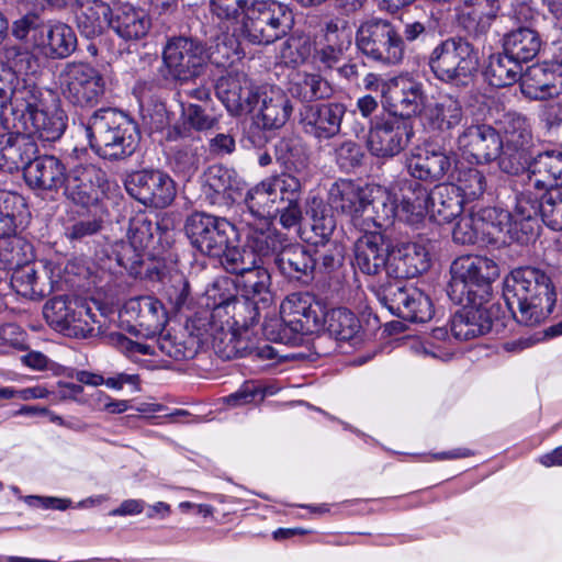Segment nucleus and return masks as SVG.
<instances>
[{
    "label": "nucleus",
    "instance_id": "e433bc0d",
    "mask_svg": "<svg viewBox=\"0 0 562 562\" xmlns=\"http://www.w3.org/2000/svg\"><path fill=\"white\" fill-rule=\"evenodd\" d=\"M481 244H506L512 227V215L508 211L485 209L476 214Z\"/></svg>",
    "mask_w": 562,
    "mask_h": 562
},
{
    "label": "nucleus",
    "instance_id": "412c9836",
    "mask_svg": "<svg viewBox=\"0 0 562 562\" xmlns=\"http://www.w3.org/2000/svg\"><path fill=\"white\" fill-rule=\"evenodd\" d=\"M345 113L341 103L310 104L301 112V124L306 133L327 139L339 133Z\"/></svg>",
    "mask_w": 562,
    "mask_h": 562
},
{
    "label": "nucleus",
    "instance_id": "9d476101",
    "mask_svg": "<svg viewBox=\"0 0 562 562\" xmlns=\"http://www.w3.org/2000/svg\"><path fill=\"white\" fill-rule=\"evenodd\" d=\"M58 80L61 94L80 106L97 104L105 90L103 76L88 63H67L60 70Z\"/></svg>",
    "mask_w": 562,
    "mask_h": 562
},
{
    "label": "nucleus",
    "instance_id": "f03ea898",
    "mask_svg": "<svg viewBox=\"0 0 562 562\" xmlns=\"http://www.w3.org/2000/svg\"><path fill=\"white\" fill-rule=\"evenodd\" d=\"M14 102L22 132H12L4 125L0 126V153L9 160L11 167H18L23 162L19 150L22 146L31 144L24 134L54 142L61 137L67 126V116L60 108L59 100L50 92L43 93L24 88L16 94Z\"/></svg>",
    "mask_w": 562,
    "mask_h": 562
},
{
    "label": "nucleus",
    "instance_id": "a211bd4d",
    "mask_svg": "<svg viewBox=\"0 0 562 562\" xmlns=\"http://www.w3.org/2000/svg\"><path fill=\"white\" fill-rule=\"evenodd\" d=\"M46 321L56 329L68 335H79L86 330L89 310L79 301L66 296H57L44 306Z\"/></svg>",
    "mask_w": 562,
    "mask_h": 562
},
{
    "label": "nucleus",
    "instance_id": "393cba45",
    "mask_svg": "<svg viewBox=\"0 0 562 562\" xmlns=\"http://www.w3.org/2000/svg\"><path fill=\"white\" fill-rule=\"evenodd\" d=\"M109 26L125 41H137L147 35L151 27L148 13L130 3L111 9Z\"/></svg>",
    "mask_w": 562,
    "mask_h": 562
},
{
    "label": "nucleus",
    "instance_id": "473e14b6",
    "mask_svg": "<svg viewBox=\"0 0 562 562\" xmlns=\"http://www.w3.org/2000/svg\"><path fill=\"white\" fill-rule=\"evenodd\" d=\"M526 177L530 178V186L540 192L555 188L558 180L562 181V151L550 150L539 154Z\"/></svg>",
    "mask_w": 562,
    "mask_h": 562
},
{
    "label": "nucleus",
    "instance_id": "6ab92c4d",
    "mask_svg": "<svg viewBox=\"0 0 562 562\" xmlns=\"http://www.w3.org/2000/svg\"><path fill=\"white\" fill-rule=\"evenodd\" d=\"M458 149L479 164L490 162L499 156L503 139L490 125H473L458 137Z\"/></svg>",
    "mask_w": 562,
    "mask_h": 562
},
{
    "label": "nucleus",
    "instance_id": "864d4df0",
    "mask_svg": "<svg viewBox=\"0 0 562 562\" xmlns=\"http://www.w3.org/2000/svg\"><path fill=\"white\" fill-rule=\"evenodd\" d=\"M398 252L403 265L402 277H415L429 268V258L426 249L418 244L403 245Z\"/></svg>",
    "mask_w": 562,
    "mask_h": 562
},
{
    "label": "nucleus",
    "instance_id": "58836bf2",
    "mask_svg": "<svg viewBox=\"0 0 562 562\" xmlns=\"http://www.w3.org/2000/svg\"><path fill=\"white\" fill-rule=\"evenodd\" d=\"M540 47L541 40L538 33L528 27L512 31L504 38V50L519 64L532 59Z\"/></svg>",
    "mask_w": 562,
    "mask_h": 562
},
{
    "label": "nucleus",
    "instance_id": "c756f323",
    "mask_svg": "<svg viewBox=\"0 0 562 562\" xmlns=\"http://www.w3.org/2000/svg\"><path fill=\"white\" fill-rule=\"evenodd\" d=\"M260 106L255 123L262 128H280L290 117L292 106L285 93L279 88H270L259 95Z\"/></svg>",
    "mask_w": 562,
    "mask_h": 562
},
{
    "label": "nucleus",
    "instance_id": "bf43d9fd",
    "mask_svg": "<svg viewBox=\"0 0 562 562\" xmlns=\"http://www.w3.org/2000/svg\"><path fill=\"white\" fill-rule=\"evenodd\" d=\"M479 224L476 215L461 217L452 231L453 241L461 245L480 243Z\"/></svg>",
    "mask_w": 562,
    "mask_h": 562
},
{
    "label": "nucleus",
    "instance_id": "774afa93",
    "mask_svg": "<svg viewBox=\"0 0 562 562\" xmlns=\"http://www.w3.org/2000/svg\"><path fill=\"white\" fill-rule=\"evenodd\" d=\"M206 183L214 192L229 195L233 187L231 171L221 166H212L206 173Z\"/></svg>",
    "mask_w": 562,
    "mask_h": 562
},
{
    "label": "nucleus",
    "instance_id": "c9c22d12",
    "mask_svg": "<svg viewBox=\"0 0 562 562\" xmlns=\"http://www.w3.org/2000/svg\"><path fill=\"white\" fill-rule=\"evenodd\" d=\"M463 117L460 102L452 97H443L426 108L423 114L424 125L434 132H446L458 126Z\"/></svg>",
    "mask_w": 562,
    "mask_h": 562
},
{
    "label": "nucleus",
    "instance_id": "de8ad7c7",
    "mask_svg": "<svg viewBox=\"0 0 562 562\" xmlns=\"http://www.w3.org/2000/svg\"><path fill=\"white\" fill-rule=\"evenodd\" d=\"M41 263L46 279L47 293L60 289L64 282H69L70 277L77 273L76 265L59 254L43 259Z\"/></svg>",
    "mask_w": 562,
    "mask_h": 562
},
{
    "label": "nucleus",
    "instance_id": "4d7b16f0",
    "mask_svg": "<svg viewBox=\"0 0 562 562\" xmlns=\"http://www.w3.org/2000/svg\"><path fill=\"white\" fill-rule=\"evenodd\" d=\"M544 191V200L540 204L542 221L550 228L562 231V187Z\"/></svg>",
    "mask_w": 562,
    "mask_h": 562
},
{
    "label": "nucleus",
    "instance_id": "7ed1b4c3",
    "mask_svg": "<svg viewBox=\"0 0 562 562\" xmlns=\"http://www.w3.org/2000/svg\"><path fill=\"white\" fill-rule=\"evenodd\" d=\"M504 299L518 323L535 326L551 314L557 295L544 272L526 267L515 269L506 277Z\"/></svg>",
    "mask_w": 562,
    "mask_h": 562
},
{
    "label": "nucleus",
    "instance_id": "4c0bfd02",
    "mask_svg": "<svg viewBox=\"0 0 562 562\" xmlns=\"http://www.w3.org/2000/svg\"><path fill=\"white\" fill-rule=\"evenodd\" d=\"M117 349L134 362L144 364L143 356H156L158 350L169 357H177L178 350L167 337H160L150 342L132 340L125 336H117Z\"/></svg>",
    "mask_w": 562,
    "mask_h": 562
},
{
    "label": "nucleus",
    "instance_id": "7c9ffc66",
    "mask_svg": "<svg viewBox=\"0 0 562 562\" xmlns=\"http://www.w3.org/2000/svg\"><path fill=\"white\" fill-rule=\"evenodd\" d=\"M555 70L547 64L532 65L520 76L521 92L530 99L559 94L562 87Z\"/></svg>",
    "mask_w": 562,
    "mask_h": 562
},
{
    "label": "nucleus",
    "instance_id": "ddd939ff",
    "mask_svg": "<svg viewBox=\"0 0 562 562\" xmlns=\"http://www.w3.org/2000/svg\"><path fill=\"white\" fill-rule=\"evenodd\" d=\"M128 194L146 206L162 209L176 196L173 180L160 170H140L125 181Z\"/></svg>",
    "mask_w": 562,
    "mask_h": 562
},
{
    "label": "nucleus",
    "instance_id": "49530a36",
    "mask_svg": "<svg viewBox=\"0 0 562 562\" xmlns=\"http://www.w3.org/2000/svg\"><path fill=\"white\" fill-rule=\"evenodd\" d=\"M276 263L283 274L299 279L312 269L313 259L302 246L291 245L281 249Z\"/></svg>",
    "mask_w": 562,
    "mask_h": 562
},
{
    "label": "nucleus",
    "instance_id": "bb28decb",
    "mask_svg": "<svg viewBox=\"0 0 562 562\" xmlns=\"http://www.w3.org/2000/svg\"><path fill=\"white\" fill-rule=\"evenodd\" d=\"M350 44L351 32L337 22L330 21L326 24L322 38L313 41V59L321 63L324 68H331L341 59Z\"/></svg>",
    "mask_w": 562,
    "mask_h": 562
},
{
    "label": "nucleus",
    "instance_id": "f8f14e48",
    "mask_svg": "<svg viewBox=\"0 0 562 562\" xmlns=\"http://www.w3.org/2000/svg\"><path fill=\"white\" fill-rule=\"evenodd\" d=\"M379 299L392 314L406 321L427 322L434 315L430 299L417 288H406L400 280L384 286Z\"/></svg>",
    "mask_w": 562,
    "mask_h": 562
},
{
    "label": "nucleus",
    "instance_id": "09e8293b",
    "mask_svg": "<svg viewBox=\"0 0 562 562\" xmlns=\"http://www.w3.org/2000/svg\"><path fill=\"white\" fill-rule=\"evenodd\" d=\"M313 50V40L306 34H293L279 47L277 57L286 66H299L305 63Z\"/></svg>",
    "mask_w": 562,
    "mask_h": 562
},
{
    "label": "nucleus",
    "instance_id": "5fc2aeb1",
    "mask_svg": "<svg viewBox=\"0 0 562 562\" xmlns=\"http://www.w3.org/2000/svg\"><path fill=\"white\" fill-rule=\"evenodd\" d=\"M546 191L540 192L530 186V178L526 177L524 190L517 195L515 216L518 220H531L540 213V204L544 200Z\"/></svg>",
    "mask_w": 562,
    "mask_h": 562
},
{
    "label": "nucleus",
    "instance_id": "dca6fc26",
    "mask_svg": "<svg viewBox=\"0 0 562 562\" xmlns=\"http://www.w3.org/2000/svg\"><path fill=\"white\" fill-rule=\"evenodd\" d=\"M255 0H210V12L218 21L221 29L225 30L222 36L216 37L215 53L223 59H229L237 53L238 40L236 27Z\"/></svg>",
    "mask_w": 562,
    "mask_h": 562
},
{
    "label": "nucleus",
    "instance_id": "69168bd1",
    "mask_svg": "<svg viewBox=\"0 0 562 562\" xmlns=\"http://www.w3.org/2000/svg\"><path fill=\"white\" fill-rule=\"evenodd\" d=\"M265 393L254 383H245L238 391L226 396L224 402L231 407H237L262 401Z\"/></svg>",
    "mask_w": 562,
    "mask_h": 562
},
{
    "label": "nucleus",
    "instance_id": "4468645a",
    "mask_svg": "<svg viewBox=\"0 0 562 562\" xmlns=\"http://www.w3.org/2000/svg\"><path fill=\"white\" fill-rule=\"evenodd\" d=\"M162 58L172 78L188 81L200 75L207 55L200 43L190 38L178 37L167 43Z\"/></svg>",
    "mask_w": 562,
    "mask_h": 562
},
{
    "label": "nucleus",
    "instance_id": "0eeeda50",
    "mask_svg": "<svg viewBox=\"0 0 562 562\" xmlns=\"http://www.w3.org/2000/svg\"><path fill=\"white\" fill-rule=\"evenodd\" d=\"M434 75L445 82H464L479 68L477 52L465 41L446 40L429 57Z\"/></svg>",
    "mask_w": 562,
    "mask_h": 562
},
{
    "label": "nucleus",
    "instance_id": "c85d7f7f",
    "mask_svg": "<svg viewBox=\"0 0 562 562\" xmlns=\"http://www.w3.org/2000/svg\"><path fill=\"white\" fill-rule=\"evenodd\" d=\"M385 104L400 112L398 117L411 116L420 111L424 104L422 83L409 77L398 76L393 78L392 88H389Z\"/></svg>",
    "mask_w": 562,
    "mask_h": 562
},
{
    "label": "nucleus",
    "instance_id": "338daca9",
    "mask_svg": "<svg viewBox=\"0 0 562 562\" xmlns=\"http://www.w3.org/2000/svg\"><path fill=\"white\" fill-rule=\"evenodd\" d=\"M186 121L198 131L212 128L217 123V117L206 113L200 105L189 104L183 108Z\"/></svg>",
    "mask_w": 562,
    "mask_h": 562
},
{
    "label": "nucleus",
    "instance_id": "79ce46f5",
    "mask_svg": "<svg viewBox=\"0 0 562 562\" xmlns=\"http://www.w3.org/2000/svg\"><path fill=\"white\" fill-rule=\"evenodd\" d=\"M271 278L268 270L262 267L261 261L247 271H243L237 276L236 285L241 290L247 300L259 297L266 302L270 295Z\"/></svg>",
    "mask_w": 562,
    "mask_h": 562
},
{
    "label": "nucleus",
    "instance_id": "1a4fd4ad",
    "mask_svg": "<svg viewBox=\"0 0 562 562\" xmlns=\"http://www.w3.org/2000/svg\"><path fill=\"white\" fill-rule=\"evenodd\" d=\"M184 229L191 245L202 255L213 258L221 257L232 236H236L235 226L231 222L204 212L191 214Z\"/></svg>",
    "mask_w": 562,
    "mask_h": 562
},
{
    "label": "nucleus",
    "instance_id": "e2e57ef3",
    "mask_svg": "<svg viewBox=\"0 0 562 562\" xmlns=\"http://www.w3.org/2000/svg\"><path fill=\"white\" fill-rule=\"evenodd\" d=\"M300 94L305 100L326 98L330 93V88L327 81H325L319 75L315 74H306L300 83Z\"/></svg>",
    "mask_w": 562,
    "mask_h": 562
},
{
    "label": "nucleus",
    "instance_id": "a18cd8bd",
    "mask_svg": "<svg viewBox=\"0 0 562 562\" xmlns=\"http://www.w3.org/2000/svg\"><path fill=\"white\" fill-rule=\"evenodd\" d=\"M27 209L19 194L7 193L0 204V236L14 233L25 221Z\"/></svg>",
    "mask_w": 562,
    "mask_h": 562
},
{
    "label": "nucleus",
    "instance_id": "4be33fe9",
    "mask_svg": "<svg viewBox=\"0 0 562 562\" xmlns=\"http://www.w3.org/2000/svg\"><path fill=\"white\" fill-rule=\"evenodd\" d=\"M216 89L218 98L232 115L240 116L252 112L257 95L245 74L235 72L223 76Z\"/></svg>",
    "mask_w": 562,
    "mask_h": 562
},
{
    "label": "nucleus",
    "instance_id": "37998d69",
    "mask_svg": "<svg viewBox=\"0 0 562 562\" xmlns=\"http://www.w3.org/2000/svg\"><path fill=\"white\" fill-rule=\"evenodd\" d=\"M520 71V64L505 52L490 56L485 77L491 86L506 87L516 82Z\"/></svg>",
    "mask_w": 562,
    "mask_h": 562
},
{
    "label": "nucleus",
    "instance_id": "39448f33",
    "mask_svg": "<svg viewBox=\"0 0 562 562\" xmlns=\"http://www.w3.org/2000/svg\"><path fill=\"white\" fill-rule=\"evenodd\" d=\"M294 24L292 10L274 0H255L236 27V40L243 36L254 44H270L285 35Z\"/></svg>",
    "mask_w": 562,
    "mask_h": 562
},
{
    "label": "nucleus",
    "instance_id": "72a5a7b5",
    "mask_svg": "<svg viewBox=\"0 0 562 562\" xmlns=\"http://www.w3.org/2000/svg\"><path fill=\"white\" fill-rule=\"evenodd\" d=\"M282 321L294 331L310 330L316 324L312 297L306 293H292L280 306Z\"/></svg>",
    "mask_w": 562,
    "mask_h": 562
},
{
    "label": "nucleus",
    "instance_id": "3c124183",
    "mask_svg": "<svg viewBox=\"0 0 562 562\" xmlns=\"http://www.w3.org/2000/svg\"><path fill=\"white\" fill-rule=\"evenodd\" d=\"M220 258L224 269L236 276L255 268V265L260 261L258 256L247 247V244L244 247H238L233 245L232 240Z\"/></svg>",
    "mask_w": 562,
    "mask_h": 562
},
{
    "label": "nucleus",
    "instance_id": "5701e85b",
    "mask_svg": "<svg viewBox=\"0 0 562 562\" xmlns=\"http://www.w3.org/2000/svg\"><path fill=\"white\" fill-rule=\"evenodd\" d=\"M33 50L44 57L65 58L76 48L77 38L71 27L64 23L42 25L31 35Z\"/></svg>",
    "mask_w": 562,
    "mask_h": 562
},
{
    "label": "nucleus",
    "instance_id": "2eb2a0df",
    "mask_svg": "<svg viewBox=\"0 0 562 562\" xmlns=\"http://www.w3.org/2000/svg\"><path fill=\"white\" fill-rule=\"evenodd\" d=\"M414 134L412 123L396 115L376 122L369 131L367 147L379 158H391L400 154Z\"/></svg>",
    "mask_w": 562,
    "mask_h": 562
},
{
    "label": "nucleus",
    "instance_id": "c03bdc74",
    "mask_svg": "<svg viewBox=\"0 0 562 562\" xmlns=\"http://www.w3.org/2000/svg\"><path fill=\"white\" fill-rule=\"evenodd\" d=\"M13 269L11 286L18 294L30 299H40L46 295L45 280L37 276L33 266L24 262Z\"/></svg>",
    "mask_w": 562,
    "mask_h": 562
},
{
    "label": "nucleus",
    "instance_id": "2f4dec72",
    "mask_svg": "<svg viewBox=\"0 0 562 562\" xmlns=\"http://www.w3.org/2000/svg\"><path fill=\"white\" fill-rule=\"evenodd\" d=\"M429 217L438 224L451 222L463 211V199L452 184L436 186L428 192Z\"/></svg>",
    "mask_w": 562,
    "mask_h": 562
},
{
    "label": "nucleus",
    "instance_id": "9b49d317",
    "mask_svg": "<svg viewBox=\"0 0 562 562\" xmlns=\"http://www.w3.org/2000/svg\"><path fill=\"white\" fill-rule=\"evenodd\" d=\"M301 190L302 183L296 177L281 173L269 177L249 189L245 196V203L252 220L272 221L284 195Z\"/></svg>",
    "mask_w": 562,
    "mask_h": 562
},
{
    "label": "nucleus",
    "instance_id": "f257e3e1",
    "mask_svg": "<svg viewBox=\"0 0 562 562\" xmlns=\"http://www.w3.org/2000/svg\"><path fill=\"white\" fill-rule=\"evenodd\" d=\"M428 200L423 186L407 180L389 188L374 183L360 187L350 180H339L328 192L330 206L361 229L371 224L387 227L395 218L418 224L429 213Z\"/></svg>",
    "mask_w": 562,
    "mask_h": 562
},
{
    "label": "nucleus",
    "instance_id": "ea45409f",
    "mask_svg": "<svg viewBox=\"0 0 562 562\" xmlns=\"http://www.w3.org/2000/svg\"><path fill=\"white\" fill-rule=\"evenodd\" d=\"M492 329V323L481 310L464 308L452 318V335L460 340H468L484 335Z\"/></svg>",
    "mask_w": 562,
    "mask_h": 562
},
{
    "label": "nucleus",
    "instance_id": "f3484780",
    "mask_svg": "<svg viewBox=\"0 0 562 562\" xmlns=\"http://www.w3.org/2000/svg\"><path fill=\"white\" fill-rule=\"evenodd\" d=\"M451 166V157L443 149L431 144L414 147L406 158L409 175L425 181L442 179Z\"/></svg>",
    "mask_w": 562,
    "mask_h": 562
},
{
    "label": "nucleus",
    "instance_id": "aec40b11",
    "mask_svg": "<svg viewBox=\"0 0 562 562\" xmlns=\"http://www.w3.org/2000/svg\"><path fill=\"white\" fill-rule=\"evenodd\" d=\"M26 184L37 191L56 192L64 188L67 179L66 167L53 155H41L30 160L23 170Z\"/></svg>",
    "mask_w": 562,
    "mask_h": 562
},
{
    "label": "nucleus",
    "instance_id": "8fccbe9b",
    "mask_svg": "<svg viewBox=\"0 0 562 562\" xmlns=\"http://www.w3.org/2000/svg\"><path fill=\"white\" fill-rule=\"evenodd\" d=\"M31 246L16 236V231L0 236V265L4 268H14L29 261Z\"/></svg>",
    "mask_w": 562,
    "mask_h": 562
},
{
    "label": "nucleus",
    "instance_id": "a878e982",
    "mask_svg": "<svg viewBox=\"0 0 562 562\" xmlns=\"http://www.w3.org/2000/svg\"><path fill=\"white\" fill-rule=\"evenodd\" d=\"M122 315L127 316L130 321H134L149 337L160 333L167 324L165 307L157 299L151 296L128 300L123 306Z\"/></svg>",
    "mask_w": 562,
    "mask_h": 562
},
{
    "label": "nucleus",
    "instance_id": "b1692460",
    "mask_svg": "<svg viewBox=\"0 0 562 562\" xmlns=\"http://www.w3.org/2000/svg\"><path fill=\"white\" fill-rule=\"evenodd\" d=\"M390 243L380 232H369L355 244V265L366 274H378L386 266Z\"/></svg>",
    "mask_w": 562,
    "mask_h": 562
},
{
    "label": "nucleus",
    "instance_id": "cd10ccee",
    "mask_svg": "<svg viewBox=\"0 0 562 562\" xmlns=\"http://www.w3.org/2000/svg\"><path fill=\"white\" fill-rule=\"evenodd\" d=\"M103 179L94 166L77 167L66 179L65 192L74 202L88 205L99 199Z\"/></svg>",
    "mask_w": 562,
    "mask_h": 562
},
{
    "label": "nucleus",
    "instance_id": "680f3d73",
    "mask_svg": "<svg viewBox=\"0 0 562 562\" xmlns=\"http://www.w3.org/2000/svg\"><path fill=\"white\" fill-rule=\"evenodd\" d=\"M448 338V331L445 328H435L429 337L423 341L413 346L414 350L424 356H430L436 359L447 360L450 358L449 352L443 351L440 345H436L435 341H445Z\"/></svg>",
    "mask_w": 562,
    "mask_h": 562
},
{
    "label": "nucleus",
    "instance_id": "052dcab7",
    "mask_svg": "<svg viewBox=\"0 0 562 562\" xmlns=\"http://www.w3.org/2000/svg\"><path fill=\"white\" fill-rule=\"evenodd\" d=\"M300 195L301 191H296L293 194H285L281 203H285L284 206L279 205L277 213L280 214V224L283 228H292L300 224L302 220V211L300 207Z\"/></svg>",
    "mask_w": 562,
    "mask_h": 562
},
{
    "label": "nucleus",
    "instance_id": "0e129e2a",
    "mask_svg": "<svg viewBox=\"0 0 562 562\" xmlns=\"http://www.w3.org/2000/svg\"><path fill=\"white\" fill-rule=\"evenodd\" d=\"M322 209H323L322 200H319L317 198H313L311 201V210L308 211V212H311V215L313 218L312 228H313V231L316 232L317 235L325 238L331 234V232L335 227V223H334V220L331 218V216L325 215L323 213Z\"/></svg>",
    "mask_w": 562,
    "mask_h": 562
},
{
    "label": "nucleus",
    "instance_id": "423d86ee",
    "mask_svg": "<svg viewBox=\"0 0 562 562\" xmlns=\"http://www.w3.org/2000/svg\"><path fill=\"white\" fill-rule=\"evenodd\" d=\"M499 276L492 259L482 256H462L451 265L449 294L459 304L474 303L476 292Z\"/></svg>",
    "mask_w": 562,
    "mask_h": 562
},
{
    "label": "nucleus",
    "instance_id": "f704fd0d",
    "mask_svg": "<svg viewBox=\"0 0 562 562\" xmlns=\"http://www.w3.org/2000/svg\"><path fill=\"white\" fill-rule=\"evenodd\" d=\"M246 244L261 260L270 254L278 251L282 246L281 235L272 227V221L251 220L245 222Z\"/></svg>",
    "mask_w": 562,
    "mask_h": 562
},
{
    "label": "nucleus",
    "instance_id": "20e7f679",
    "mask_svg": "<svg viewBox=\"0 0 562 562\" xmlns=\"http://www.w3.org/2000/svg\"><path fill=\"white\" fill-rule=\"evenodd\" d=\"M86 131L91 148L103 158L117 159L130 156L138 143L135 123L113 109L94 112Z\"/></svg>",
    "mask_w": 562,
    "mask_h": 562
},
{
    "label": "nucleus",
    "instance_id": "6e6552de",
    "mask_svg": "<svg viewBox=\"0 0 562 562\" xmlns=\"http://www.w3.org/2000/svg\"><path fill=\"white\" fill-rule=\"evenodd\" d=\"M356 43L364 55L382 64L397 65L404 58L403 40L386 20L363 22L358 29Z\"/></svg>",
    "mask_w": 562,
    "mask_h": 562
},
{
    "label": "nucleus",
    "instance_id": "603ef678",
    "mask_svg": "<svg viewBox=\"0 0 562 562\" xmlns=\"http://www.w3.org/2000/svg\"><path fill=\"white\" fill-rule=\"evenodd\" d=\"M325 323L330 335L339 340H349L358 333L359 321L346 308H335L325 316Z\"/></svg>",
    "mask_w": 562,
    "mask_h": 562
},
{
    "label": "nucleus",
    "instance_id": "6e6d98bb",
    "mask_svg": "<svg viewBox=\"0 0 562 562\" xmlns=\"http://www.w3.org/2000/svg\"><path fill=\"white\" fill-rule=\"evenodd\" d=\"M502 139L504 150H527L531 135L526 120L520 116L512 117L504 128Z\"/></svg>",
    "mask_w": 562,
    "mask_h": 562
},
{
    "label": "nucleus",
    "instance_id": "13d9d810",
    "mask_svg": "<svg viewBox=\"0 0 562 562\" xmlns=\"http://www.w3.org/2000/svg\"><path fill=\"white\" fill-rule=\"evenodd\" d=\"M454 188L458 194L465 200H474L481 196L485 190V178L483 173L475 168L459 170L456 178Z\"/></svg>",
    "mask_w": 562,
    "mask_h": 562
},
{
    "label": "nucleus",
    "instance_id": "a19ab883",
    "mask_svg": "<svg viewBox=\"0 0 562 562\" xmlns=\"http://www.w3.org/2000/svg\"><path fill=\"white\" fill-rule=\"evenodd\" d=\"M110 13L111 8L101 1L87 2L76 12L77 26L86 37H94L109 26Z\"/></svg>",
    "mask_w": 562,
    "mask_h": 562
}]
</instances>
